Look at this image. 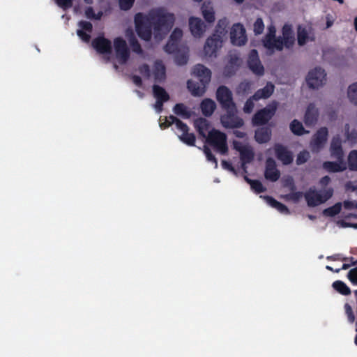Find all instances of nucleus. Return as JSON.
<instances>
[{
	"mask_svg": "<svg viewBox=\"0 0 357 357\" xmlns=\"http://www.w3.org/2000/svg\"><path fill=\"white\" fill-rule=\"evenodd\" d=\"M153 22L155 38H162L172 28L174 23V15L167 13L163 8H157L149 13Z\"/></svg>",
	"mask_w": 357,
	"mask_h": 357,
	"instance_id": "f257e3e1",
	"label": "nucleus"
},
{
	"mask_svg": "<svg viewBox=\"0 0 357 357\" xmlns=\"http://www.w3.org/2000/svg\"><path fill=\"white\" fill-rule=\"evenodd\" d=\"M192 75L196 76L199 81L188 80L187 88L193 96H202L206 91L207 84L211 81V72L202 64H197L192 69Z\"/></svg>",
	"mask_w": 357,
	"mask_h": 357,
	"instance_id": "f03ea898",
	"label": "nucleus"
},
{
	"mask_svg": "<svg viewBox=\"0 0 357 357\" xmlns=\"http://www.w3.org/2000/svg\"><path fill=\"white\" fill-rule=\"evenodd\" d=\"M135 30L138 36L145 41H149L152 36L153 22L151 17L138 13L135 16Z\"/></svg>",
	"mask_w": 357,
	"mask_h": 357,
	"instance_id": "7ed1b4c3",
	"label": "nucleus"
},
{
	"mask_svg": "<svg viewBox=\"0 0 357 357\" xmlns=\"http://www.w3.org/2000/svg\"><path fill=\"white\" fill-rule=\"evenodd\" d=\"M227 139V137L225 133L213 128L208 132L206 142L213 146L217 152L225 155L228 152Z\"/></svg>",
	"mask_w": 357,
	"mask_h": 357,
	"instance_id": "20e7f679",
	"label": "nucleus"
},
{
	"mask_svg": "<svg viewBox=\"0 0 357 357\" xmlns=\"http://www.w3.org/2000/svg\"><path fill=\"white\" fill-rule=\"evenodd\" d=\"M333 195V189L332 188L324 189L321 190L320 192L317 191L314 188H310L304 194V197L307 206L314 207L326 202L332 197Z\"/></svg>",
	"mask_w": 357,
	"mask_h": 357,
	"instance_id": "39448f33",
	"label": "nucleus"
},
{
	"mask_svg": "<svg viewBox=\"0 0 357 357\" xmlns=\"http://www.w3.org/2000/svg\"><path fill=\"white\" fill-rule=\"evenodd\" d=\"M226 114L220 117V122L225 128H240L244 125V121L237 114L236 107L225 109Z\"/></svg>",
	"mask_w": 357,
	"mask_h": 357,
	"instance_id": "423d86ee",
	"label": "nucleus"
},
{
	"mask_svg": "<svg viewBox=\"0 0 357 357\" xmlns=\"http://www.w3.org/2000/svg\"><path fill=\"white\" fill-rule=\"evenodd\" d=\"M277 105L275 102L258 110L252 119L253 126H259L266 124L275 115Z\"/></svg>",
	"mask_w": 357,
	"mask_h": 357,
	"instance_id": "0eeeda50",
	"label": "nucleus"
},
{
	"mask_svg": "<svg viewBox=\"0 0 357 357\" xmlns=\"http://www.w3.org/2000/svg\"><path fill=\"white\" fill-rule=\"evenodd\" d=\"M326 76L325 70L320 67H317L310 70L306 77L309 88L315 89L322 86L325 84Z\"/></svg>",
	"mask_w": 357,
	"mask_h": 357,
	"instance_id": "6e6552de",
	"label": "nucleus"
},
{
	"mask_svg": "<svg viewBox=\"0 0 357 357\" xmlns=\"http://www.w3.org/2000/svg\"><path fill=\"white\" fill-rule=\"evenodd\" d=\"M216 99L222 109L234 107L236 104L233 100V95L230 89L224 85L220 86L216 91Z\"/></svg>",
	"mask_w": 357,
	"mask_h": 357,
	"instance_id": "1a4fd4ad",
	"label": "nucleus"
},
{
	"mask_svg": "<svg viewBox=\"0 0 357 357\" xmlns=\"http://www.w3.org/2000/svg\"><path fill=\"white\" fill-rule=\"evenodd\" d=\"M116 57L121 64L126 63L130 57V51L125 40L121 37L114 40Z\"/></svg>",
	"mask_w": 357,
	"mask_h": 357,
	"instance_id": "9d476101",
	"label": "nucleus"
},
{
	"mask_svg": "<svg viewBox=\"0 0 357 357\" xmlns=\"http://www.w3.org/2000/svg\"><path fill=\"white\" fill-rule=\"evenodd\" d=\"M231 42L234 45L241 46L247 42L245 29L244 26L240 24H234L230 31Z\"/></svg>",
	"mask_w": 357,
	"mask_h": 357,
	"instance_id": "9b49d317",
	"label": "nucleus"
},
{
	"mask_svg": "<svg viewBox=\"0 0 357 357\" xmlns=\"http://www.w3.org/2000/svg\"><path fill=\"white\" fill-rule=\"evenodd\" d=\"M247 63L250 70L256 75L261 76L264 74V68L260 61L257 50L253 49L250 52Z\"/></svg>",
	"mask_w": 357,
	"mask_h": 357,
	"instance_id": "f8f14e48",
	"label": "nucleus"
},
{
	"mask_svg": "<svg viewBox=\"0 0 357 357\" xmlns=\"http://www.w3.org/2000/svg\"><path fill=\"white\" fill-rule=\"evenodd\" d=\"M328 131L326 127H321L313 135L311 146L313 151H319L324 148L328 139Z\"/></svg>",
	"mask_w": 357,
	"mask_h": 357,
	"instance_id": "ddd939ff",
	"label": "nucleus"
},
{
	"mask_svg": "<svg viewBox=\"0 0 357 357\" xmlns=\"http://www.w3.org/2000/svg\"><path fill=\"white\" fill-rule=\"evenodd\" d=\"M222 42L220 36L217 34L208 38L204 47L205 54L210 57L215 56L218 48L222 46Z\"/></svg>",
	"mask_w": 357,
	"mask_h": 357,
	"instance_id": "4468645a",
	"label": "nucleus"
},
{
	"mask_svg": "<svg viewBox=\"0 0 357 357\" xmlns=\"http://www.w3.org/2000/svg\"><path fill=\"white\" fill-rule=\"evenodd\" d=\"M264 176L267 180L272 182L277 181L280 176V172L277 169L276 162L272 158H268L266 160Z\"/></svg>",
	"mask_w": 357,
	"mask_h": 357,
	"instance_id": "2eb2a0df",
	"label": "nucleus"
},
{
	"mask_svg": "<svg viewBox=\"0 0 357 357\" xmlns=\"http://www.w3.org/2000/svg\"><path fill=\"white\" fill-rule=\"evenodd\" d=\"M91 44L93 47L100 54H110L112 52V43L104 36L95 38Z\"/></svg>",
	"mask_w": 357,
	"mask_h": 357,
	"instance_id": "dca6fc26",
	"label": "nucleus"
},
{
	"mask_svg": "<svg viewBox=\"0 0 357 357\" xmlns=\"http://www.w3.org/2000/svg\"><path fill=\"white\" fill-rule=\"evenodd\" d=\"M274 151L276 158L280 160L283 165H288L293 162L294 158L291 151L282 144H276L274 146Z\"/></svg>",
	"mask_w": 357,
	"mask_h": 357,
	"instance_id": "f3484780",
	"label": "nucleus"
},
{
	"mask_svg": "<svg viewBox=\"0 0 357 357\" xmlns=\"http://www.w3.org/2000/svg\"><path fill=\"white\" fill-rule=\"evenodd\" d=\"M282 36L278 37L282 43V48L285 47L287 49L291 48L295 43L294 33L292 29V26L289 24H285L282 29Z\"/></svg>",
	"mask_w": 357,
	"mask_h": 357,
	"instance_id": "a211bd4d",
	"label": "nucleus"
},
{
	"mask_svg": "<svg viewBox=\"0 0 357 357\" xmlns=\"http://www.w3.org/2000/svg\"><path fill=\"white\" fill-rule=\"evenodd\" d=\"M319 117L318 109L315 107L314 103H310L307 107L304 115V123L306 126L312 127L314 126Z\"/></svg>",
	"mask_w": 357,
	"mask_h": 357,
	"instance_id": "6ab92c4d",
	"label": "nucleus"
},
{
	"mask_svg": "<svg viewBox=\"0 0 357 357\" xmlns=\"http://www.w3.org/2000/svg\"><path fill=\"white\" fill-rule=\"evenodd\" d=\"M81 29L77 30V36L85 43H89L91 40L90 33L93 31V25L90 22L81 20L78 23Z\"/></svg>",
	"mask_w": 357,
	"mask_h": 357,
	"instance_id": "aec40b11",
	"label": "nucleus"
},
{
	"mask_svg": "<svg viewBox=\"0 0 357 357\" xmlns=\"http://www.w3.org/2000/svg\"><path fill=\"white\" fill-rule=\"evenodd\" d=\"M189 27L191 33L195 37H200L205 31V25L203 21L195 17H191L189 19Z\"/></svg>",
	"mask_w": 357,
	"mask_h": 357,
	"instance_id": "412c9836",
	"label": "nucleus"
},
{
	"mask_svg": "<svg viewBox=\"0 0 357 357\" xmlns=\"http://www.w3.org/2000/svg\"><path fill=\"white\" fill-rule=\"evenodd\" d=\"M264 47L267 49L271 53L274 52L275 50L282 51V43L279 38L264 36L262 40Z\"/></svg>",
	"mask_w": 357,
	"mask_h": 357,
	"instance_id": "4be33fe9",
	"label": "nucleus"
},
{
	"mask_svg": "<svg viewBox=\"0 0 357 357\" xmlns=\"http://www.w3.org/2000/svg\"><path fill=\"white\" fill-rule=\"evenodd\" d=\"M194 126L199 135L206 139L208 135L207 133L210 131V122L205 118H198L195 120Z\"/></svg>",
	"mask_w": 357,
	"mask_h": 357,
	"instance_id": "5701e85b",
	"label": "nucleus"
},
{
	"mask_svg": "<svg viewBox=\"0 0 357 357\" xmlns=\"http://www.w3.org/2000/svg\"><path fill=\"white\" fill-rule=\"evenodd\" d=\"M185 127L178 128V130L181 132V135H178L179 139L190 146H195L196 137L194 133L189 132V127L185 123Z\"/></svg>",
	"mask_w": 357,
	"mask_h": 357,
	"instance_id": "b1692460",
	"label": "nucleus"
},
{
	"mask_svg": "<svg viewBox=\"0 0 357 357\" xmlns=\"http://www.w3.org/2000/svg\"><path fill=\"white\" fill-rule=\"evenodd\" d=\"M331 156L336 158L338 162L343 161L344 152L342 147V143L338 137H334L331 144Z\"/></svg>",
	"mask_w": 357,
	"mask_h": 357,
	"instance_id": "393cba45",
	"label": "nucleus"
},
{
	"mask_svg": "<svg viewBox=\"0 0 357 357\" xmlns=\"http://www.w3.org/2000/svg\"><path fill=\"white\" fill-rule=\"evenodd\" d=\"M275 86L270 82H267L266 86L257 90L252 98L256 100H259L260 99H266L268 98L274 92Z\"/></svg>",
	"mask_w": 357,
	"mask_h": 357,
	"instance_id": "a878e982",
	"label": "nucleus"
},
{
	"mask_svg": "<svg viewBox=\"0 0 357 357\" xmlns=\"http://www.w3.org/2000/svg\"><path fill=\"white\" fill-rule=\"evenodd\" d=\"M154 79L156 82H162L166 78V68L162 61L157 60L154 63Z\"/></svg>",
	"mask_w": 357,
	"mask_h": 357,
	"instance_id": "bb28decb",
	"label": "nucleus"
},
{
	"mask_svg": "<svg viewBox=\"0 0 357 357\" xmlns=\"http://www.w3.org/2000/svg\"><path fill=\"white\" fill-rule=\"evenodd\" d=\"M271 137V130L267 127H262L255 131V139L259 144L268 142Z\"/></svg>",
	"mask_w": 357,
	"mask_h": 357,
	"instance_id": "cd10ccee",
	"label": "nucleus"
},
{
	"mask_svg": "<svg viewBox=\"0 0 357 357\" xmlns=\"http://www.w3.org/2000/svg\"><path fill=\"white\" fill-rule=\"evenodd\" d=\"M323 167L328 172H340L347 169L346 165L343 161L332 162L326 161L323 163Z\"/></svg>",
	"mask_w": 357,
	"mask_h": 357,
	"instance_id": "c85d7f7f",
	"label": "nucleus"
},
{
	"mask_svg": "<svg viewBox=\"0 0 357 357\" xmlns=\"http://www.w3.org/2000/svg\"><path fill=\"white\" fill-rule=\"evenodd\" d=\"M263 197L268 205L277 209L280 213L283 214H289L290 213L287 206L279 202L273 197L268 195L264 196Z\"/></svg>",
	"mask_w": 357,
	"mask_h": 357,
	"instance_id": "c756f323",
	"label": "nucleus"
},
{
	"mask_svg": "<svg viewBox=\"0 0 357 357\" xmlns=\"http://www.w3.org/2000/svg\"><path fill=\"white\" fill-rule=\"evenodd\" d=\"M200 108L203 115L205 116H210L214 112L216 108V105L213 100L206 98L202 101Z\"/></svg>",
	"mask_w": 357,
	"mask_h": 357,
	"instance_id": "7c9ffc66",
	"label": "nucleus"
},
{
	"mask_svg": "<svg viewBox=\"0 0 357 357\" xmlns=\"http://www.w3.org/2000/svg\"><path fill=\"white\" fill-rule=\"evenodd\" d=\"M153 93L156 100L167 102L169 99V95L164 88L159 85L154 84L153 86Z\"/></svg>",
	"mask_w": 357,
	"mask_h": 357,
	"instance_id": "2f4dec72",
	"label": "nucleus"
},
{
	"mask_svg": "<svg viewBox=\"0 0 357 357\" xmlns=\"http://www.w3.org/2000/svg\"><path fill=\"white\" fill-rule=\"evenodd\" d=\"M239 153L243 167H244L245 164L250 163L255 157L252 149L248 146L245 149H242Z\"/></svg>",
	"mask_w": 357,
	"mask_h": 357,
	"instance_id": "473e14b6",
	"label": "nucleus"
},
{
	"mask_svg": "<svg viewBox=\"0 0 357 357\" xmlns=\"http://www.w3.org/2000/svg\"><path fill=\"white\" fill-rule=\"evenodd\" d=\"M289 128L292 133L297 136H301L305 133L309 132L305 130L302 123L296 119H294L291 122Z\"/></svg>",
	"mask_w": 357,
	"mask_h": 357,
	"instance_id": "72a5a7b5",
	"label": "nucleus"
},
{
	"mask_svg": "<svg viewBox=\"0 0 357 357\" xmlns=\"http://www.w3.org/2000/svg\"><path fill=\"white\" fill-rule=\"evenodd\" d=\"M173 111L174 114L181 116L183 119H189L191 116L190 112L183 103H177L174 105Z\"/></svg>",
	"mask_w": 357,
	"mask_h": 357,
	"instance_id": "f704fd0d",
	"label": "nucleus"
},
{
	"mask_svg": "<svg viewBox=\"0 0 357 357\" xmlns=\"http://www.w3.org/2000/svg\"><path fill=\"white\" fill-rule=\"evenodd\" d=\"M332 286L335 291L342 295L347 296L351 294L349 287L341 280L335 281Z\"/></svg>",
	"mask_w": 357,
	"mask_h": 357,
	"instance_id": "c9c22d12",
	"label": "nucleus"
},
{
	"mask_svg": "<svg viewBox=\"0 0 357 357\" xmlns=\"http://www.w3.org/2000/svg\"><path fill=\"white\" fill-rule=\"evenodd\" d=\"M202 15L205 20L208 23H212L215 21V13L213 8H208L205 3L202 6Z\"/></svg>",
	"mask_w": 357,
	"mask_h": 357,
	"instance_id": "e433bc0d",
	"label": "nucleus"
},
{
	"mask_svg": "<svg viewBox=\"0 0 357 357\" xmlns=\"http://www.w3.org/2000/svg\"><path fill=\"white\" fill-rule=\"evenodd\" d=\"M342 209V204L340 202L336 203L333 206L328 207L324 210V214L326 216L333 217L339 214Z\"/></svg>",
	"mask_w": 357,
	"mask_h": 357,
	"instance_id": "4c0bfd02",
	"label": "nucleus"
},
{
	"mask_svg": "<svg viewBox=\"0 0 357 357\" xmlns=\"http://www.w3.org/2000/svg\"><path fill=\"white\" fill-rule=\"evenodd\" d=\"M129 43H130L131 49L134 52H135L138 54H141L143 53V50L141 47V45L139 44V41L137 40V39L133 34H132L130 36Z\"/></svg>",
	"mask_w": 357,
	"mask_h": 357,
	"instance_id": "58836bf2",
	"label": "nucleus"
},
{
	"mask_svg": "<svg viewBox=\"0 0 357 357\" xmlns=\"http://www.w3.org/2000/svg\"><path fill=\"white\" fill-rule=\"evenodd\" d=\"M308 38V33L305 28H301V26H299L298 28V32H297V40H298V44L300 46L304 45L307 40Z\"/></svg>",
	"mask_w": 357,
	"mask_h": 357,
	"instance_id": "ea45409f",
	"label": "nucleus"
},
{
	"mask_svg": "<svg viewBox=\"0 0 357 357\" xmlns=\"http://www.w3.org/2000/svg\"><path fill=\"white\" fill-rule=\"evenodd\" d=\"M348 164L351 170L357 171V151L352 150L348 155Z\"/></svg>",
	"mask_w": 357,
	"mask_h": 357,
	"instance_id": "a19ab883",
	"label": "nucleus"
},
{
	"mask_svg": "<svg viewBox=\"0 0 357 357\" xmlns=\"http://www.w3.org/2000/svg\"><path fill=\"white\" fill-rule=\"evenodd\" d=\"M348 98L352 103L357 105V82L349 86Z\"/></svg>",
	"mask_w": 357,
	"mask_h": 357,
	"instance_id": "79ce46f5",
	"label": "nucleus"
},
{
	"mask_svg": "<svg viewBox=\"0 0 357 357\" xmlns=\"http://www.w3.org/2000/svg\"><path fill=\"white\" fill-rule=\"evenodd\" d=\"M165 118L167 120L168 123H167V124L166 126H165V127H169L172 124H175L176 128L177 129L178 128H181V127H183V128H185V123H183L180 119H178L177 117H176V116H174L173 115H170L169 116L165 117Z\"/></svg>",
	"mask_w": 357,
	"mask_h": 357,
	"instance_id": "37998d69",
	"label": "nucleus"
},
{
	"mask_svg": "<svg viewBox=\"0 0 357 357\" xmlns=\"http://www.w3.org/2000/svg\"><path fill=\"white\" fill-rule=\"evenodd\" d=\"M238 61V57L236 56H231L229 59V64L230 66H227L225 68V74L226 75H231L234 74V70L233 69V66L237 65V62Z\"/></svg>",
	"mask_w": 357,
	"mask_h": 357,
	"instance_id": "c03bdc74",
	"label": "nucleus"
},
{
	"mask_svg": "<svg viewBox=\"0 0 357 357\" xmlns=\"http://www.w3.org/2000/svg\"><path fill=\"white\" fill-rule=\"evenodd\" d=\"M251 189L256 193L259 194L266 190L262 183L259 180H254L250 185Z\"/></svg>",
	"mask_w": 357,
	"mask_h": 357,
	"instance_id": "a18cd8bd",
	"label": "nucleus"
},
{
	"mask_svg": "<svg viewBox=\"0 0 357 357\" xmlns=\"http://www.w3.org/2000/svg\"><path fill=\"white\" fill-rule=\"evenodd\" d=\"M303 192H295L291 191L290 193L287 194L284 196V198L288 201H293L294 202H298L299 199L302 197Z\"/></svg>",
	"mask_w": 357,
	"mask_h": 357,
	"instance_id": "49530a36",
	"label": "nucleus"
},
{
	"mask_svg": "<svg viewBox=\"0 0 357 357\" xmlns=\"http://www.w3.org/2000/svg\"><path fill=\"white\" fill-rule=\"evenodd\" d=\"M310 158V154L307 151H301L296 158V162L298 165L304 164Z\"/></svg>",
	"mask_w": 357,
	"mask_h": 357,
	"instance_id": "de8ad7c7",
	"label": "nucleus"
},
{
	"mask_svg": "<svg viewBox=\"0 0 357 357\" xmlns=\"http://www.w3.org/2000/svg\"><path fill=\"white\" fill-rule=\"evenodd\" d=\"M204 153L206 155L207 160L215 164V166L216 167L218 166V160L215 155L212 153L211 149L208 146H204Z\"/></svg>",
	"mask_w": 357,
	"mask_h": 357,
	"instance_id": "09e8293b",
	"label": "nucleus"
},
{
	"mask_svg": "<svg viewBox=\"0 0 357 357\" xmlns=\"http://www.w3.org/2000/svg\"><path fill=\"white\" fill-rule=\"evenodd\" d=\"M174 60L178 66H183L188 63V56L185 53H178L175 56Z\"/></svg>",
	"mask_w": 357,
	"mask_h": 357,
	"instance_id": "8fccbe9b",
	"label": "nucleus"
},
{
	"mask_svg": "<svg viewBox=\"0 0 357 357\" xmlns=\"http://www.w3.org/2000/svg\"><path fill=\"white\" fill-rule=\"evenodd\" d=\"M254 32L256 35L262 33L264 29V24L261 18H257L254 23Z\"/></svg>",
	"mask_w": 357,
	"mask_h": 357,
	"instance_id": "3c124183",
	"label": "nucleus"
},
{
	"mask_svg": "<svg viewBox=\"0 0 357 357\" xmlns=\"http://www.w3.org/2000/svg\"><path fill=\"white\" fill-rule=\"evenodd\" d=\"M178 43L169 40L167 42V43L164 47V50L166 52L172 54L176 52L178 50Z\"/></svg>",
	"mask_w": 357,
	"mask_h": 357,
	"instance_id": "603ef678",
	"label": "nucleus"
},
{
	"mask_svg": "<svg viewBox=\"0 0 357 357\" xmlns=\"http://www.w3.org/2000/svg\"><path fill=\"white\" fill-rule=\"evenodd\" d=\"M183 36V31L178 28H176L170 35L169 40L178 43Z\"/></svg>",
	"mask_w": 357,
	"mask_h": 357,
	"instance_id": "864d4df0",
	"label": "nucleus"
},
{
	"mask_svg": "<svg viewBox=\"0 0 357 357\" xmlns=\"http://www.w3.org/2000/svg\"><path fill=\"white\" fill-rule=\"evenodd\" d=\"M254 100H255L252 98V96L246 100L243 107V112L245 113L250 114L252 112L255 107Z\"/></svg>",
	"mask_w": 357,
	"mask_h": 357,
	"instance_id": "5fc2aeb1",
	"label": "nucleus"
},
{
	"mask_svg": "<svg viewBox=\"0 0 357 357\" xmlns=\"http://www.w3.org/2000/svg\"><path fill=\"white\" fill-rule=\"evenodd\" d=\"M135 0H119V7L123 10H130Z\"/></svg>",
	"mask_w": 357,
	"mask_h": 357,
	"instance_id": "6e6d98bb",
	"label": "nucleus"
},
{
	"mask_svg": "<svg viewBox=\"0 0 357 357\" xmlns=\"http://www.w3.org/2000/svg\"><path fill=\"white\" fill-rule=\"evenodd\" d=\"M347 278L352 284L357 285V266L349 271Z\"/></svg>",
	"mask_w": 357,
	"mask_h": 357,
	"instance_id": "4d7b16f0",
	"label": "nucleus"
},
{
	"mask_svg": "<svg viewBox=\"0 0 357 357\" xmlns=\"http://www.w3.org/2000/svg\"><path fill=\"white\" fill-rule=\"evenodd\" d=\"M56 4L63 8L67 10L73 6V0H55Z\"/></svg>",
	"mask_w": 357,
	"mask_h": 357,
	"instance_id": "13d9d810",
	"label": "nucleus"
},
{
	"mask_svg": "<svg viewBox=\"0 0 357 357\" xmlns=\"http://www.w3.org/2000/svg\"><path fill=\"white\" fill-rule=\"evenodd\" d=\"M139 72L144 77H149L150 76V67L148 64L144 63L139 66Z\"/></svg>",
	"mask_w": 357,
	"mask_h": 357,
	"instance_id": "bf43d9fd",
	"label": "nucleus"
},
{
	"mask_svg": "<svg viewBox=\"0 0 357 357\" xmlns=\"http://www.w3.org/2000/svg\"><path fill=\"white\" fill-rule=\"evenodd\" d=\"M284 186L289 188L291 191H294L296 190V186L291 177H289L284 181Z\"/></svg>",
	"mask_w": 357,
	"mask_h": 357,
	"instance_id": "052dcab7",
	"label": "nucleus"
},
{
	"mask_svg": "<svg viewBox=\"0 0 357 357\" xmlns=\"http://www.w3.org/2000/svg\"><path fill=\"white\" fill-rule=\"evenodd\" d=\"M222 166L224 169H227L229 171L235 172V169L233 167L232 164L230 162L222 160Z\"/></svg>",
	"mask_w": 357,
	"mask_h": 357,
	"instance_id": "680f3d73",
	"label": "nucleus"
},
{
	"mask_svg": "<svg viewBox=\"0 0 357 357\" xmlns=\"http://www.w3.org/2000/svg\"><path fill=\"white\" fill-rule=\"evenodd\" d=\"M85 15L88 19L93 20L95 17V12L93 10V8L92 7H88L86 8L85 10Z\"/></svg>",
	"mask_w": 357,
	"mask_h": 357,
	"instance_id": "e2e57ef3",
	"label": "nucleus"
},
{
	"mask_svg": "<svg viewBox=\"0 0 357 357\" xmlns=\"http://www.w3.org/2000/svg\"><path fill=\"white\" fill-rule=\"evenodd\" d=\"M132 80L136 86L139 87L142 86V79L139 75H133L132 77Z\"/></svg>",
	"mask_w": 357,
	"mask_h": 357,
	"instance_id": "0e129e2a",
	"label": "nucleus"
},
{
	"mask_svg": "<svg viewBox=\"0 0 357 357\" xmlns=\"http://www.w3.org/2000/svg\"><path fill=\"white\" fill-rule=\"evenodd\" d=\"M234 149L238 151L239 153L242 149H245L247 146H243L242 144L237 141H234L233 142Z\"/></svg>",
	"mask_w": 357,
	"mask_h": 357,
	"instance_id": "69168bd1",
	"label": "nucleus"
},
{
	"mask_svg": "<svg viewBox=\"0 0 357 357\" xmlns=\"http://www.w3.org/2000/svg\"><path fill=\"white\" fill-rule=\"evenodd\" d=\"M331 182V178L328 176H325L322 177L319 183L322 186H326L329 183Z\"/></svg>",
	"mask_w": 357,
	"mask_h": 357,
	"instance_id": "338daca9",
	"label": "nucleus"
},
{
	"mask_svg": "<svg viewBox=\"0 0 357 357\" xmlns=\"http://www.w3.org/2000/svg\"><path fill=\"white\" fill-rule=\"evenodd\" d=\"M165 102H163L160 100H156L155 104V108L158 112H160L162 110L163 108V104Z\"/></svg>",
	"mask_w": 357,
	"mask_h": 357,
	"instance_id": "774afa93",
	"label": "nucleus"
}]
</instances>
